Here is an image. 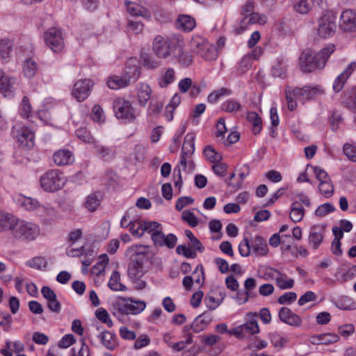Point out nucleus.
<instances>
[{"instance_id":"nucleus-45","label":"nucleus","mask_w":356,"mask_h":356,"mask_svg":"<svg viewBox=\"0 0 356 356\" xmlns=\"http://www.w3.org/2000/svg\"><path fill=\"white\" fill-rule=\"evenodd\" d=\"M14 216L8 213H0V232L10 229Z\"/></svg>"},{"instance_id":"nucleus-29","label":"nucleus","mask_w":356,"mask_h":356,"mask_svg":"<svg viewBox=\"0 0 356 356\" xmlns=\"http://www.w3.org/2000/svg\"><path fill=\"white\" fill-rule=\"evenodd\" d=\"M250 318L248 322L242 325L243 332L245 333H250L252 334H257L259 332V327L257 323V314L256 312H250L248 314Z\"/></svg>"},{"instance_id":"nucleus-2","label":"nucleus","mask_w":356,"mask_h":356,"mask_svg":"<svg viewBox=\"0 0 356 356\" xmlns=\"http://www.w3.org/2000/svg\"><path fill=\"white\" fill-rule=\"evenodd\" d=\"M334 50L335 46L329 44L315 54L309 49L303 51L299 58L301 70L304 72H311L315 69H323Z\"/></svg>"},{"instance_id":"nucleus-40","label":"nucleus","mask_w":356,"mask_h":356,"mask_svg":"<svg viewBox=\"0 0 356 356\" xmlns=\"http://www.w3.org/2000/svg\"><path fill=\"white\" fill-rule=\"evenodd\" d=\"M204 155L211 163H215L222 159V155L217 152L211 145H207L203 150Z\"/></svg>"},{"instance_id":"nucleus-63","label":"nucleus","mask_w":356,"mask_h":356,"mask_svg":"<svg viewBox=\"0 0 356 356\" xmlns=\"http://www.w3.org/2000/svg\"><path fill=\"white\" fill-rule=\"evenodd\" d=\"M193 275L195 277L193 281L197 284H202L204 282V268L202 264H199L196 266L195 269L193 272Z\"/></svg>"},{"instance_id":"nucleus-42","label":"nucleus","mask_w":356,"mask_h":356,"mask_svg":"<svg viewBox=\"0 0 356 356\" xmlns=\"http://www.w3.org/2000/svg\"><path fill=\"white\" fill-rule=\"evenodd\" d=\"M13 45V42L10 40L4 39L0 41V56L2 59L6 60L9 58Z\"/></svg>"},{"instance_id":"nucleus-56","label":"nucleus","mask_w":356,"mask_h":356,"mask_svg":"<svg viewBox=\"0 0 356 356\" xmlns=\"http://www.w3.org/2000/svg\"><path fill=\"white\" fill-rule=\"evenodd\" d=\"M184 334L185 337H187L186 340L180 341L173 344L172 350L175 351H181L183 350L187 345L193 343L192 335L189 332H185L184 330Z\"/></svg>"},{"instance_id":"nucleus-22","label":"nucleus","mask_w":356,"mask_h":356,"mask_svg":"<svg viewBox=\"0 0 356 356\" xmlns=\"http://www.w3.org/2000/svg\"><path fill=\"white\" fill-rule=\"evenodd\" d=\"M95 154L104 161L112 160L115 155V147L114 146H106L99 143H94Z\"/></svg>"},{"instance_id":"nucleus-32","label":"nucleus","mask_w":356,"mask_h":356,"mask_svg":"<svg viewBox=\"0 0 356 356\" xmlns=\"http://www.w3.org/2000/svg\"><path fill=\"white\" fill-rule=\"evenodd\" d=\"M197 54L206 60H212L217 58L218 53L216 47L208 43L202 51H197Z\"/></svg>"},{"instance_id":"nucleus-58","label":"nucleus","mask_w":356,"mask_h":356,"mask_svg":"<svg viewBox=\"0 0 356 356\" xmlns=\"http://www.w3.org/2000/svg\"><path fill=\"white\" fill-rule=\"evenodd\" d=\"M76 136L85 143H95V140L86 129H79L76 131Z\"/></svg>"},{"instance_id":"nucleus-14","label":"nucleus","mask_w":356,"mask_h":356,"mask_svg":"<svg viewBox=\"0 0 356 356\" xmlns=\"http://www.w3.org/2000/svg\"><path fill=\"white\" fill-rule=\"evenodd\" d=\"M151 238L155 245L166 246L170 249L174 248L177 242V238L175 234L165 235L161 230H156L152 233Z\"/></svg>"},{"instance_id":"nucleus-21","label":"nucleus","mask_w":356,"mask_h":356,"mask_svg":"<svg viewBox=\"0 0 356 356\" xmlns=\"http://www.w3.org/2000/svg\"><path fill=\"white\" fill-rule=\"evenodd\" d=\"M97 337L100 339L102 345L110 350H114L118 346L117 337L113 332L103 330L100 332Z\"/></svg>"},{"instance_id":"nucleus-54","label":"nucleus","mask_w":356,"mask_h":356,"mask_svg":"<svg viewBox=\"0 0 356 356\" xmlns=\"http://www.w3.org/2000/svg\"><path fill=\"white\" fill-rule=\"evenodd\" d=\"M252 243L247 237H244L243 241L239 243L238 251L242 257H248L251 252Z\"/></svg>"},{"instance_id":"nucleus-36","label":"nucleus","mask_w":356,"mask_h":356,"mask_svg":"<svg viewBox=\"0 0 356 356\" xmlns=\"http://www.w3.org/2000/svg\"><path fill=\"white\" fill-rule=\"evenodd\" d=\"M248 120L252 124V131L254 134H259L262 129V120L259 115L254 111L248 112L247 114Z\"/></svg>"},{"instance_id":"nucleus-52","label":"nucleus","mask_w":356,"mask_h":356,"mask_svg":"<svg viewBox=\"0 0 356 356\" xmlns=\"http://www.w3.org/2000/svg\"><path fill=\"white\" fill-rule=\"evenodd\" d=\"M127 9L133 17L143 16L146 12L145 8L138 4L130 2L127 4Z\"/></svg>"},{"instance_id":"nucleus-3","label":"nucleus","mask_w":356,"mask_h":356,"mask_svg":"<svg viewBox=\"0 0 356 356\" xmlns=\"http://www.w3.org/2000/svg\"><path fill=\"white\" fill-rule=\"evenodd\" d=\"M324 90L320 86H305L302 88H292L286 86L285 90L286 99L289 110L293 111L297 107V103L295 99L302 97L305 99H309L317 95L323 94Z\"/></svg>"},{"instance_id":"nucleus-16","label":"nucleus","mask_w":356,"mask_h":356,"mask_svg":"<svg viewBox=\"0 0 356 356\" xmlns=\"http://www.w3.org/2000/svg\"><path fill=\"white\" fill-rule=\"evenodd\" d=\"M325 228L320 225L310 227L308 236L309 245L314 250L318 249L324 238Z\"/></svg>"},{"instance_id":"nucleus-43","label":"nucleus","mask_w":356,"mask_h":356,"mask_svg":"<svg viewBox=\"0 0 356 356\" xmlns=\"http://www.w3.org/2000/svg\"><path fill=\"white\" fill-rule=\"evenodd\" d=\"M175 80V70L172 68H168L165 74L159 79V85L161 88H166Z\"/></svg>"},{"instance_id":"nucleus-57","label":"nucleus","mask_w":356,"mask_h":356,"mask_svg":"<svg viewBox=\"0 0 356 356\" xmlns=\"http://www.w3.org/2000/svg\"><path fill=\"white\" fill-rule=\"evenodd\" d=\"M335 207L330 203H325L319 206L315 211L316 216H324L335 211Z\"/></svg>"},{"instance_id":"nucleus-41","label":"nucleus","mask_w":356,"mask_h":356,"mask_svg":"<svg viewBox=\"0 0 356 356\" xmlns=\"http://www.w3.org/2000/svg\"><path fill=\"white\" fill-rule=\"evenodd\" d=\"M286 72V66L283 59L277 60L271 70L272 75L275 77L284 78Z\"/></svg>"},{"instance_id":"nucleus-9","label":"nucleus","mask_w":356,"mask_h":356,"mask_svg":"<svg viewBox=\"0 0 356 356\" xmlns=\"http://www.w3.org/2000/svg\"><path fill=\"white\" fill-rule=\"evenodd\" d=\"M46 44L56 53L60 52L64 47L63 33L60 29L52 27L44 33Z\"/></svg>"},{"instance_id":"nucleus-59","label":"nucleus","mask_w":356,"mask_h":356,"mask_svg":"<svg viewBox=\"0 0 356 356\" xmlns=\"http://www.w3.org/2000/svg\"><path fill=\"white\" fill-rule=\"evenodd\" d=\"M31 111V106L27 97H24L21 104L20 115L26 118H29Z\"/></svg>"},{"instance_id":"nucleus-13","label":"nucleus","mask_w":356,"mask_h":356,"mask_svg":"<svg viewBox=\"0 0 356 356\" xmlns=\"http://www.w3.org/2000/svg\"><path fill=\"white\" fill-rule=\"evenodd\" d=\"M15 138L24 149H30L34 146V131L27 127H22L16 131Z\"/></svg>"},{"instance_id":"nucleus-24","label":"nucleus","mask_w":356,"mask_h":356,"mask_svg":"<svg viewBox=\"0 0 356 356\" xmlns=\"http://www.w3.org/2000/svg\"><path fill=\"white\" fill-rule=\"evenodd\" d=\"M339 335L333 333H323L314 335L311 337V342L314 344L328 345L338 341Z\"/></svg>"},{"instance_id":"nucleus-18","label":"nucleus","mask_w":356,"mask_h":356,"mask_svg":"<svg viewBox=\"0 0 356 356\" xmlns=\"http://www.w3.org/2000/svg\"><path fill=\"white\" fill-rule=\"evenodd\" d=\"M278 316L282 322L291 326L300 327L302 325V321L301 318L288 307H282L279 311Z\"/></svg>"},{"instance_id":"nucleus-53","label":"nucleus","mask_w":356,"mask_h":356,"mask_svg":"<svg viewBox=\"0 0 356 356\" xmlns=\"http://www.w3.org/2000/svg\"><path fill=\"white\" fill-rule=\"evenodd\" d=\"M181 219L183 221L187 222L191 227H195L198 224L197 217L189 210H185L182 212Z\"/></svg>"},{"instance_id":"nucleus-4","label":"nucleus","mask_w":356,"mask_h":356,"mask_svg":"<svg viewBox=\"0 0 356 356\" xmlns=\"http://www.w3.org/2000/svg\"><path fill=\"white\" fill-rule=\"evenodd\" d=\"M10 231L12 236L22 241H33L40 234V228L34 223L19 220L14 216Z\"/></svg>"},{"instance_id":"nucleus-20","label":"nucleus","mask_w":356,"mask_h":356,"mask_svg":"<svg viewBox=\"0 0 356 356\" xmlns=\"http://www.w3.org/2000/svg\"><path fill=\"white\" fill-rule=\"evenodd\" d=\"M176 50H177V54L174 52V57L179 65L188 67L193 64V56L189 51L184 49L182 40H179V47H177Z\"/></svg>"},{"instance_id":"nucleus-10","label":"nucleus","mask_w":356,"mask_h":356,"mask_svg":"<svg viewBox=\"0 0 356 356\" xmlns=\"http://www.w3.org/2000/svg\"><path fill=\"white\" fill-rule=\"evenodd\" d=\"M93 82L89 79L77 81L73 87L72 95L79 102L84 101L89 96Z\"/></svg>"},{"instance_id":"nucleus-30","label":"nucleus","mask_w":356,"mask_h":356,"mask_svg":"<svg viewBox=\"0 0 356 356\" xmlns=\"http://www.w3.org/2000/svg\"><path fill=\"white\" fill-rule=\"evenodd\" d=\"M38 70L37 63L32 58H26L23 63V73L27 79H32L35 76Z\"/></svg>"},{"instance_id":"nucleus-49","label":"nucleus","mask_w":356,"mask_h":356,"mask_svg":"<svg viewBox=\"0 0 356 356\" xmlns=\"http://www.w3.org/2000/svg\"><path fill=\"white\" fill-rule=\"evenodd\" d=\"M252 60L250 55L244 56L238 63V72L239 74L243 75L251 67Z\"/></svg>"},{"instance_id":"nucleus-12","label":"nucleus","mask_w":356,"mask_h":356,"mask_svg":"<svg viewBox=\"0 0 356 356\" xmlns=\"http://www.w3.org/2000/svg\"><path fill=\"white\" fill-rule=\"evenodd\" d=\"M195 151V135L193 133H188L184 140L181 160L179 165L185 170L187 166V161L191 159Z\"/></svg>"},{"instance_id":"nucleus-50","label":"nucleus","mask_w":356,"mask_h":356,"mask_svg":"<svg viewBox=\"0 0 356 356\" xmlns=\"http://www.w3.org/2000/svg\"><path fill=\"white\" fill-rule=\"evenodd\" d=\"M319 191L325 197H329L334 193V187L331 180L321 181L318 186Z\"/></svg>"},{"instance_id":"nucleus-8","label":"nucleus","mask_w":356,"mask_h":356,"mask_svg":"<svg viewBox=\"0 0 356 356\" xmlns=\"http://www.w3.org/2000/svg\"><path fill=\"white\" fill-rule=\"evenodd\" d=\"M64 182V179L56 170L48 171L40 178V186L47 192H54L60 189Z\"/></svg>"},{"instance_id":"nucleus-55","label":"nucleus","mask_w":356,"mask_h":356,"mask_svg":"<svg viewBox=\"0 0 356 356\" xmlns=\"http://www.w3.org/2000/svg\"><path fill=\"white\" fill-rule=\"evenodd\" d=\"M176 252L178 254L184 255L186 258L195 259L197 257L195 251L185 245H179L176 248Z\"/></svg>"},{"instance_id":"nucleus-26","label":"nucleus","mask_w":356,"mask_h":356,"mask_svg":"<svg viewBox=\"0 0 356 356\" xmlns=\"http://www.w3.org/2000/svg\"><path fill=\"white\" fill-rule=\"evenodd\" d=\"M253 252L261 256H265L268 252L266 240L261 236H256L252 241Z\"/></svg>"},{"instance_id":"nucleus-64","label":"nucleus","mask_w":356,"mask_h":356,"mask_svg":"<svg viewBox=\"0 0 356 356\" xmlns=\"http://www.w3.org/2000/svg\"><path fill=\"white\" fill-rule=\"evenodd\" d=\"M344 154L352 161L356 162V147L346 143L343 147Z\"/></svg>"},{"instance_id":"nucleus-46","label":"nucleus","mask_w":356,"mask_h":356,"mask_svg":"<svg viewBox=\"0 0 356 356\" xmlns=\"http://www.w3.org/2000/svg\"><path fill=\"white\" fill-rule=\"evenodd\" d=\"M242 108L241 104L235 99H229L222 104V110L227 113L238 111Z\"/></svg>"},{"instance_id":"nucleus-7","label":"nucleus","mask_w":356,"mask_h":356,"mask_svg":"<svg viewBox=\"0 0 356 356\" xmlns=\"http://www.w3.org/2000/svg\"><path fill=\"white\" fill-rule=\"evenodd\" d=\"M113 110L118 119L132 122L136 119L135 110L131 102L124 98H117L113 104Z\"/></svg>"},{"instance_id":"nucleus-47","label":"nucleus","mask_w":356,"mask_h":356,"mask_svg":"<svg viewBox=\"0 0 356 356\" xmlns=\"http://www.w3.org/2000/svg\"><path fill=\"white\" fill-rule=\"evenodd\" d=\"M13 323L12 316L6 312H0V326L3 327V331L9 332Z\"/></svg>"},{"instance_id":"nucleus-37","label":"nucleus","mask_w":356,"mask_h":356,"mask_svg":"<svg viewBox=\"0 0 356 356\" xmlns=\"http://www.w3.org/2000/svg\"><path fill=\"white\" fill-rule=\"evenodd\" d=\"M17 204L27 211H33L40 207L37 200L25 196L19 197L17 200Z\"/></svg>"},{"instance_id":"nucleus-51","label":"nucleus","mask_w":356,"mask_h":356,"mask_svg":"<svg viewBox=\"0 0 356 356\" xmlns=\"http://www.w3.org/2000/svg\"><path fill=\"white\" fill-rule=\"evenodd\" d=\"M95 316L101 322L106 324L108 327H111L113 326V321L105 309H98L95 312Z\"/></svg>"},{"instance_id":"nucleus-5","label":"nucleus","mask_w":356,"mask_h":356,"mask_svg":"<svg viewBox=\"0 0 356 356\" xmlns=\"http://www.w3.org/2000/svg\"><path fill=\"white\" fill-rule=\"evenodd\" d=\"M179 38L156 35L152 42V49L158 58H167L174 54L179 47Z\"/></svg>"},{"instance_id":"nucleus-60","label":"nucleus","mask_w":356,"mask_h":356,"mask_svg":"<svg viewBox=\"0 0 356 356\" xmlns=\"http://www.w3.org/2000/svg\"><path fill=\"white\" fill-rule=\"evenodd\" d=\"M146 307L144 301H135L134 304L129 303V314H138L143 312Z\"/></svg>"},{"instance_id":"nucleus-38","label":"nucleus","mask_w":356,"mask_h":356,"mask_svg":"<svg viewBox=\"0 0 356 356\" xmlns=\"http://www.w3.org/2000/svg\"><path fill=\"white\" fill-rule=\"evenodd\" d=\"M129 84L124 79V76H119L117 75H113L110 76L107 81V86L109 88L113 90H118L122 88L128 86Z\"/></svg>"},{"instance_id":"nucleus-23","label":"nucleus","mask_w":356,"mask_h":356,"mask_svg":"<svg viewBox=\"0 0 356 356\" xmlns=\"http://www.w3.org/2000/svg\"><path fill=\"white\" fill-rule=\"evenodd\" d=\"M275 273L278 275V276L275 278L276 284L279 288L281 289H291L294 285V280L293 279H289L286 280L285 277H286V275L282 274L278 270L274 268H268L266 275L273 277V273Z\"/></svg>"},{"instance_id":"nucleus-27","label":"nucleus","mask_w":356,"mask_h":356,"mask_svg":"<svg viewBox=\"0 0 356 356\" xmlns=\"http://www.w3.org/2000/svg\"><path fill=\"white\" fill-rule=\"evenodd\" d=\"M260 19L261 17L257 13L252 12L242 19L240 26L234 29L236 34L242 33L245 30V26L247 24H253L259 22Z\"/></svg>"},{"instance_id":"nucleus-44","label":"nucleus","mask_w":356,"mask_h":356,"mask_svg":"<svg viewBox=\"0 0 356 356\" xmlns=\"http://www.w3.org/2000/svg\"><path fill=\"white\" fill-rule=\"evenodd\" d=\"M161 226V225L160 223L155 221L149 222L145 220H140V222H138V227H140V230L143 231V234H144L145 232L149 233H154L156 230H159V228Z\"/></svg>"},{"instance_id":"nucleus-17","label":"nucleus","mask_w":356,"mask_h":356,"mask_svg":"<svg viewBox=\"0 0 356 356\" xmlns=\"http://www.w3.org/2000/svg\"><path fill=\"white\" fill-rule=\"evenodd\" d=\"M212 319L211 314L209 312H204L199 315L190 326H184V331L187 332L190 330H193L194 332L198 333L203 330L212 321Z\"/></svg>"},{"instance_id":"nucleus-61","label":"nucleus","mask_w":356,"mask_h":356,"mask_svg":"<svg viewBox=\"0 0 356 356\" xmlns=\"http://www.w3.org/2000/svg\"><path fill=\"white\" fill-rule=\"evenodd\" d=\"M270 118L271 121V136L274 137L275 127H277L280 123L279 115L276 107H271L270 110Z\"/></svg>"},{"instance_id":"nucleus-28","label":"nucleus","mask_w":356,"mask_h":356,"mask_svg":"<svg viewBox=\"0 0 356 356\" xmlns=\"http://www.w3.org/2000/svg\"><path fill=\"white\" fill-rule=\"evenodd\" d=\"M195 20L189 15H180L177 19V26L186 32L192 31L195 26Z\"/></svg>"},{"instance_id":"nucleus-25","label":"nucleus","mask_w":356,"mask_h":356,"mask_svg":"<svg viewBox=\"0 0 356 356\" xmlns=\"http://www.w3.org/2000/svg\"><path fill=\"white\" fill-rule=\"evenodd\" d=\"M53 159L57 165H65L72 161V153L68 149H60L54 154Z\"/></svg>"},{"instance_id":"nucleus-62","label":"nucleus","mask_w":356,"mask_h":356,"mask_svg":"<svg viewBox=\"0 0 356 356\" xmlns=\"http://www.w3.org/2000/svg\"><path fill=\"white\" fill-rule=\"evenodd\" d=\"M297 298L295 292H286L279 297L277 302L281 305H289L294 302Z\"/></svg>"},{"instance_id":"nucleus-11","label":"nucleus","mask_w":356,"mask_h":356,"mask_svg":"<svg viewBox=\"0 0 356 356\" xmlns=\"http://www.w3.org/2000/svg\"><path fill=\"white\" fill-rule=\"evenodd\" d=\"M17 78L6 75L0 70V93L4 97L12 98L15 95L16 86L17 85Z\"/></svg>"},{"instance_id":"nucleus-35","label":"nucleus","mask_w":356,"mask_h":356,"mask_svg":"<svg viewBox=\"0 0 356 356\" xmlns=\"http://www.w3.org/2000/svg\"><path fill=\"white\" fill-rule=\"evenodd\" d=\"M102 195L100 192H97L89 195L85 202L86 207L90 211H95L100 204Z\"/></svg>"},{"instance_id":"nucleus-6","label":"nucleus","mask_w":356,"mask_h":356,"mask_svg":"<svg viewBox=\"0 0 356 356\" xmlns=\"http://www.w3.org/2000/svg\"><path fill=\"white\" fill-rule=\"evenodd\" d=\"M337 30V16L332 11H326L318 19V35L322 38L332 37Z\"/></svg>"},{"instance_id":"nucleus-15","label":"nucleus","mask_w":356,"mask_h":356,"mask_svg":"<svg viewBox=\"0 0 356 356\" xmlns=\"http://www.w3.org/2000/svg\"><path fill=\"white\" fill-rule=\"evenodd\" d=\"M339 27L345 32H355L356 12L351 9L343 10L341 14Z\"/></svg>"},{"instance_id":"nucleus-33","label":"nucleus","mask_w":356,"mask_h":356,"mask_svg":"<svg viewBox=\"0 0 356 356\" xmlns=\"http://www.w3.org/2000/svg\"><path fill=\"white\" fill-rule=\"evenodd\" d=\"M152 90L147 84L142 83L138 89V101L140 105L145 106L151 97Z\"/></svg>"},{"instance_id":"nucleus-31","label":"nucleus","mask_w":356,"mask_h":356,"mask_svg":"<svg viewBox=\"0 0 356 356\" xmlns=\"http://www.w3.org/2000/svg\"><path fill=\"white\" fill-rule=\"evenodd\" d=\"M140 75V67L137 65H127L124 74V79L127 80L130 85L135 83Z\"/></svg>"},{"instance_id":"nucleus-39","label":"nucleus","mask_w":356,"mask_h":356,"mask_svg":"<svg viewBox=\"0 0 356 356\" xmlns=\"http://www.w3.org/2000/svg\"><path fill=\"white\" fill-rule=\"evenodd\" d=\"M313 4L314 0H296L293 8L297 13L305 15L309 13Z\"/></svg>"},{"instance_id":"nucleus-48","label":"nucleus","mask_w":356,"mask_h":356,"mask_svg":"<svg viewBox=\"0 0 356 356\" xmlns=\"http://www.w3.org/2000/svg\"><path fill=\"white\" fill-rule=\"evenodd\" d=\"M186 236L189 239L191 245L193 246L194 249L200 252H202L204 250V247L198 238H197L193 234V232L189 229H186L185 232Z\"/></svg>"},{"instance_id":"nucleus-34","label":"nucleus","mask_w":356,"mask_h":356,"mask_svg":"<svg viewBox=\"0 0 356 356\" xmlns=\"http://www.w3.org/2000/svg\"><path fill=\"white\" fill-rule=\"evenodd\" d=\"M108 285L109 288L113 291H124L127 290L125 285L120 282V274L118 270L113 272Z\"/></svg>"},{"instance_id":"nucleus-1","label":"nucleus","mask_w":356,"mask_h":356,"mask_svg":"<svg viewBox=\"0 0 356 356\" xmlns=\"http://www.w3.org/2000/svg\"><path fill=\"white\" fill-rule=\"evenodd\" d=\"M147 247L143 245L130 247L126 252L129 258L127 275L138 290L144 289L147 286L146 282L141 278L145 274L144 262L147 259Z\"/></svg>"},{"instance_id":"nucleus-19","label":"nucleus","mask_w":356,"mask_h":356,"mask_svg":"<svg viewBox=\"0 0 356 356\" xmlns=\"http://www.w3.org/2000/svg\"><path fill=\"white\" fill-rule=\"evenodd\" d=\"M356 68V63L351 62L344 70V71L341 73L334 80L333 83V90L336 92H340L346 82L348 77L351 75V74L354 72Z\"/></svg>"}]
</instances>
